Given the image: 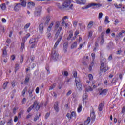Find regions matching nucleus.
<instances>
[{
	"mask_svg": "<svg viewBox=\"0 0 125 125\" xmlns=\"http://www.w3.org/2000/svg\"><path fill=\"white\" fill-rule=\"evenodd\" d=\"M62 37H63V33H61L59 35V38L58 39V40L56 42L54 45V48L52 50L51 57L52 59H53V60H57V59H58V52H57L55 50V49L56 48V47H57V45L59 44V43L62 40Z\"/></svg>",
	"mask_w": 125,
	"mask_h": 125,
	"instance_id": "obj_1",
	"label": "nucleus"
},
{
	"mask_svg": "<svg viewBox=\"0 0 125 125\" xmlns=\"http://www.w3.org/2000/svg\"><path fill=\"white\" fill-rule=\"evenodd\" d=\"M101 70L104 71V73H106L108 70H109V67L106 63V59L102 58L101 57Z\"/></svg>",
	"mask_w": 125,
	"mask_h": 125,
	"instance_id": "obj_2",
	"label": "nucleus"
},
{
	"mask_svg": "<svg viewBox=\"0 0 125 125\" xmlns=\"http://www.w3.org/2000/svg\"><path fill=\"white\" fill-rule=\"evenodd\" d=\"M74 1L72 0H66L63 3V8L73 9L74 7Z\"/></svg>",
	"mask_w": 125,
	"mask_h": 125,
	"instance_id": "obj_3",
	"label": "nucleus"
},
{
	"mask_svg": "<svg viewBox=\"0 0 125 125\" xmlns=\"http://www.w3.org/2000/svg\"><path fill=\"white\" fill-rule=\"evenodd\" d=\"M91 6H96V7H101V6H102V5L99 3H91L90 4H88L87 6L82 7V9H88V8H90V7H91Z\"/></svg>",
	"mask_w": 125,
	"mask_h": 125,
	"instance_id": "obj_4",
	"label": "nucleus"
},
{
	"mask_svg": "<svg viewBox=\"0 0 125 125\" xmlns=\"http://www.w3.org/2000/svg\"><path fill=\"white\" fill-rule=\"evenodd\" d=\"M53 25H54V22H53V21H52L47 29L48 32L47 33V37L49 39V40H51V39L52 38V35H51V33H49V32L51 31V29L53 26Z\"/></svg>",
	"mask_w": 125,
	"mask_h": 125,
	"instance_id": "obj_5",
	"label": "nucleus"
},
{
	"mask_svg": "<svg viewBox=\"0 0 125 125\" xmlns=\"http://www.w3.org/2000/svg\"><path fill=\"white\" fill-rule=\"evenodd\" d=\"M108 92L107 89H99V95H102V96H105L106 94H107V92Z\"/></svg>",
	"mask_w": 125,
	"mask_h": 125,
	"instance_id": "obj_6",
	"label": "nucleus"
},
{
	"mask_svg": "<svg viewBox=\"0 0 125 125\" xmlns=\"http://www.w3.org/2000/svg\"><path fill=\"white\" fill-rule=\"evenodd\" d=\"M32 106H33V108H35L36 111L40 110V104L38 102V101H35Z\"/></svg>",
	"mask_w": 125,
	"mask_h": 125,
	"instance_id": "obj_7",
	"label": "nucleus"
},
{
	"mask_svg": "<svg viewBox=\"0 0 125 125\" xmlns=\"http://www.w3.org/2000/svg\"><path fill=\"white\" fill-rule=\"evenodd\" d=\"M68 16H64L62 20V26L63 27H65L66 28H67V27H68V26H69V24L67 23H65V19H68Z\"/></svg>",
	"mask_w": 125,
	"mask_h": 125,
	"instance_id": "obj_8",
	"label": "nucleus"
},
{
	"mask_svg": "<svg viewBox=\"0 0 125 125\" xmlns=\"http://www.w3.org/2000/svg\"><path fill=\"white\" fill-rule=\"evenodd\" d=\"M41 11H42V9L41 8L37 7L34 12L35 16H40V15H41Z\"/></svg>",
	"mask_w": 125,
	"mask_h": 125,
	"instance_id": "obj_9",
	"label": "nucleus"
},
{
	"mask_svg": "<svg viewBox=\"0 0 125 125\" xmlns=\"http://www.w3.org/2000/svg\"><path fill=\"white\" fill-rule=\"evenodd\" d=\"M114 6L116 8L119 9V8H121V11H125V6H122V4H114Z\"/></svg>",
	"mask_w": 125,
	"mask_h": 125,
	"instance_id": "obj_10",
	"label": "nucleus"
},
{
	"mask_svg": "<svg viewBox=\"0 0 125 125\" xmlns=\"http://www.w3.org/2000/svg\"><path fill=\"white\" fill-rule=\"evenodd\" d=\"M75 1L77 4H85L86 0H76Z\"/></svg>",
	"mask_w": 125,
	"mask_h": 125,
	"instance_id": "obj_11",
	"label": "nucleus"
},
{
	"mask_svg": "<svg viewBox=\"0 0 125 125\" xmlns=\"http://www.w3.org/2000/svg\"><path fill=\"white\" fill-rule=\"evenodd\" d=\"M21 8V4L18 3L14 7V10L15 11H19V10Z\"/></svg>",
	"mask_w": 125,
	"mask_h": 125,
	"instance_id": "obj_12",
	"label": "nucleus"
},
{
	"mask_svg": "<svg viewBox=\"0 0 125 125\" xmlns=\"http://www.w3.org/2000/svg\"><path fill=\"white\" fill-rule=\"evenodd\" d=\"M62 30V27L60 26L59 28L57 31L56 34L55 35V38H56V39H57V38H58V36H59V34H60V32Z\"/></svg>",
	"mask_w": 125,
	"mask_h": 125,
	"instance_id": "obj_13",
	"label": "nucleus"
},
{
	"mask_svg": "<svg viewBox=\"0 0 125 125\" xmlns=\"http://www.w3.org/2000/svg\"><path fill=\"white\" fill-rule=\"evenodd\" d=\"M39 30L41 34H42L43 33V23H41L39 25Z\"/></svg>",
	"mask_w": 125,
	"mask_h": 125,
	"instance_id": "obj_14",
	"label": "nucleus"
},
{
	"mask_svg": "<svg viewBox=\"0 0 125 125\" xmlns=\"http://www.w3.org/2000/svg\"><path fill=\"white\" fill-rule=\"evenodd\" d=\"M107 49H113L114 48V43L110 42L107 46Z\"/></svg>",
	"mask_w": 125,
	"mask_h": 125,
	"instance_id": "obj_15",
	"label": "nucleus"
},
{
	"mask_svg": "<svg viewBox=\"0 0 125 125\" xmlns=\"http://www.w3.org/2000/svg\"><path fill=\"white\" fill-rule=\"evenodd\" d=\"M54 108L56 112H59V107H58V103H55Z\"/></svg>",
	"mask_w": 125,
	"mask_h": 125,
	"instance_id": "obj_16",
	"label": "nucleus"
},
{
	"mask_svg": "<svg viewBox=\"0 0 125 125\" xmlns=\"http://www.w3.org/2000/svg\"><path fill=\"white\" fill-rule=\"evenodd\" d=\"M91 118L93 120L95 119V112H94V110H92V112L90 114Z\"/></svg>",
	"mask_w": 125,
	"mask_h": 125,
	"instance_id": "obj_17",
	"label": "nucleus"
},
{
	"mask_svg": "<svg viewBox=\"0 0 125 125\" xmlns=\"http://www.w3.org/2000/svg\"><path fill=\"white\" fill-rule=\"evenodd\" d=\"M78 46V42H75L71 44V49H74V48H77V46Z\"/></svg>",
	"mask_w": 125,
	"mask_h": 125,
	"instance_id": "obj_18",
	"label": "nucleus"
},
{
	"mask_svg": "<svg viewBox=\"0 0 125 125\" xmlns=\"http://www.w3.org/2000/svg\"><path fill=\"white\" fill-rule=\"evenodd\" d=\"M93 21H90L89 22V23L87 25V28L88 29H91L93 26Z\"/></svg>",
	"mask_w": 125,
	"mask_h": 125,
	"instance_id": "obj_19",
	"label": "nucleus"
},
{
	"mask_svg": "<svg viewBox=\"0 0 125 125\" xmlns=\"http://www.w3.org/2000/svg\"><path fill=\"white\" fill-rule=\"evenodd\" d=\"M76 85L78 90H82V89H83V85H82V83L76 84Z\"/></svg>",
	"mask_w": 125,
	"mask_h": 125,
	"instance_id": "obj_20",
	"label": "nucleus"
},
{
	"mask_svg": "<svg viewBox=\"0 0 125 125\" xmlns=\"http://www.w3.org/2000/svg\"><path fill=\"white\" fill-rule=\"evenodd\" d=\"M103 107H104V104L103 103H101V104L99 105L98 110L100 112H101L103 109Z\"/></svg>",
	"mask_w": 125,
	"mask_h": 125,
	"instance_id": "obj_21",
	"label": "nucleus"
},
{
	"mask_svg": "<svg viewBox=\"0 0 125 125\" xmlns=\"http://www.w3.org/2000/svg\"><path fill=\"white\" fill-rule=\"evenodd\" d=\"M37 42L38 41H37V38H32L29 41V43H37Z\"/></svg>",
	"mask_w": 125,
	"mask_h": 125,
	"instance_id": "obj_22",
	"label": "nucleus"
},
{
	"mask_svg": "<svg viewBox=\"0 0 125 125\" xmlns=\"http://www.w3.org/2000/svg\"><path fill=\"white\" fill-rule=\"evenodd\" d=\"M49 21H50V16H47L46 17V21L45 22V25H48V23H49Z\"/></svg>",
	"mask_w": 125,
	"mask_h": 125,
	"instance_id": "obj_23",
	"label": "nucleus"
},
{
	"mask_svg": "<svg viewBox=\"0 0 125 125\" xmlns=\"http://www.w3.org/2000/svg\"><path fill=\"white\" fill-rule=\"evenodd\" d=\"M109 23H110V21H109V17L106 16L104 19V24L107 25V24H109Z\"/></svg>",
	"mask_w": 125,
	"mask_h": 125,
	"instance_id": "obj_24",
	"label": "nucleus"
},
{
	"mask_svg": "<svg viewBox=\"0 0 125 125\" xmlns=\"http://www.w3.org/2000/svg\"><path fill=\"white\" fill-rule=\"evenodd\" d=\"M75 81L76 84H79V83H81V79H80V78L79 77H76L75 78Z\"/></svg>",
	"mask_w": 125,
	"mask_h": 125,
	"instance_id": "obj_25",
	"label": "nucleus"
},
{
	"mask_svg": "<svg viewBox=\"0 0 125 125\" xmlns=\"http://www.w3.org/2000/svg\"><path fill=\"white\" fill-rule=\"evenodd\" d=\"M83 109V106L81 104H79V107L77 108V111L78 113H81L82 112V110Z\"/></svg>",
	"mask_w": 125,
	"mask_h": 125,
	"instance_id": "obj_26",
	"label": "nucleus"
},
{
	"mask_svg": "<svg viewBox=\"0 0 125 125\" xmlns=\"http://www.w3.org/2000/svg\"><path fill=\"white\" fill-rule=\"evenodd\" d=\"M33 6H35V3L33 2L28 3V7H29V8L33 7Z\"/></svg>",
	"mask_w": 125,
	"mask_h": 125,
	"instance_id": "obj_27",
	"label": "nucleus"
},
{
	"mask_svg": "<svg viewBox=\"0 0 125 125\" xmlns=\"http://www.w3.org/2000/svg\"><path fill=\"white\" fill-rule=\"evenodd\" d=\"M26 4L27 2L24 0L21 1V5L23 7H26Z\"/></svg>",
	"mask_w": 125,
	"mask_h": 125,
	"instance_id": "obj_28",
	"label": "nucleus"
},
{
	"mask_svg": "<svg viewBox=\"0 0 125 125\" xmlns=\"http://www.w3.org/2000/svg\"><path fill=\"white\" fill-rule=\"evenodd\" d=\"M0 7H1L2 10H5L6 9V6L5 5V4H1L0 5Z\"/></svg>",
	"mask_w": 125,
	"mask_h": 125,
	"instance_id": "obj_29",
	"label": "nucleus"
},
{
	"mask_svg": "<svg viewBox=\"0 0 125 125\" xmlns=\"http://www.w3.org/2000/svg\"><path fill=\"white\" fill-rule=\"evenodd\" d=\"M93 65H94V62L93 61L90 64L89 66V71H91L92 69V67H93Z\"/></svg>",
	"mask_w": 125,
	"mask_h": 125,
	"instance_id": "obj_30",
	"label": "nucleus"
},
{
	"mask_svg": "<svg viewBox=\"0 0 125 125\" xmlns=\"http://www.w3.org/2000/svg\"><path fill=\"white\" fill-rule=\"evenodd\" d=\"M25 48V42H23L21 43V51H23V50Z\"/></svg>",
	"mask_w": 125,
	"mask_h": 125,
	"instance_id": "obj_31",
	"label": "nucleus"
},
{
	"mask_svg": "<svg viewBox=\"0 0 125 125\" xmlns=\"http://www.w3.org/2000/svg\"><path fill=\"white\" fill-rule=\"evenodd\" d=\"M57 6L60 9H64V6L63 5V4L62 5H60L59 3L57 4Z\"/></svg>",
	"mask_w": 125,
	"mask_h": 125,
	"instance_id": "obj_32",
	"label": "nucleus"
},
{
	"mask_svg": "<svg viewBox=\"0 0 125 125\" xmlns=\"http://www.w3.org/2000/svg\"><path fill=\"white\" fill-rule=\"evenodd\" d=\"M90 123V118L88 117L86 121L84 122V125H88Z\"/></svg>",
	"mask_w": 125,
	"mask_h": 125,
	"instance_id": "obj_33",
	"label": "nucleus"
},
{
	"mask_svg": "<svg viewBox=\"0 0 125 125\" xmlns=\"http://www.w3.org/2000/svg\"><path fill=\"white\" fill-rule=\"evenodd\" d=\"M24 114V111L21 110L18 114V118L19 119H20L21 118V116Z\"/></svg>",
	"mask_w": 125,
	"mask_h": 125,
	"instance_id": "obj_34",
	"label": "nucleus"
},
{
	"mask_svg": "<svg viewBox=\"0 0 125 125\" xmlns=\"http://www.w3.org/2000/svg\"><path fill=\"white\" fill-rule=\"evenodd\" d=\"M55 86H56V84L54 83L53 84L51 85V86L50 87L49 90H52V89H53V88H55Z\"/></svg>",
	"mask_w": 125,
	"mask_h": 125,
	"instance_id": "obj_35",
	"label": "nucleus"
},
{
	"mask_svg": "<svg viewBox=\"0 0 125 125\" xmlns=\"http://www.w3.org/2000/svg\"><path fill=\"white\" fill-rule=\"evenodd\" d=\"M68 43L67 42H65L64 44H63V48L64 49H67V47H68Z\"/></svg>",
	"mask_w": 125,
	"mask_h": 125,
	"instance_id": "obj_36",
	"label": "nucleus"
},
{
	"mask_svg": "<svg viewBox=\"0 0 125 125\" xmlns=\"http://www.w3.org/2000/svg\"><path fill=\"white\" fill-rule=\"evenodd\" d=\"M27 90H28V88L25 87L22 91V95L24 96V94H26V91H27Z\"/></svg>",
	"mask_w": 125,
	"mask_h": 125,
	"instance_id": "obj_37",
	"label": "nucleus"
},
{
	"mask_svg": "<svg viewBox=\"0 0 125 125\" xmlns=\"http://www.w3.org/2000/svg\"><path fill=\"white\" fill-rule=\"evenodd\" d=\"M72 74L73 75L74 78H78V77H77V76H78V73L76 71H73Z\"/></svg>",
	"mask_w": 125,
	"mask_h": 125,
	"instance_id": "obj_38",
	"label": "nucleus"
},
{
	"mask_svg": "<svg viewBox=\"0 0 125 125\" xmlns=\"http://www.w3.org/2000/svg\"><path fill=\"white\" fill-rule=\"evenodd\" d=\"M19 70V64H16L15 68V72H16L17 71Z\"/></svg>",
	"mask_w": 125,
	"mask_h": 125,
	"instance_id": "obj_39",
	"label": "nucleus"
},
{
	"mask_svg": "<svg viewBox=\"0 0 125 125\" xmlns=\"http://www.w3.org/2000/svg\"><path fill=\"white\" fill-rule=\"evenodd\" d=\"M34 108V105H32L30 107L28 108L27 109L28 113H30L32 110H33V108Z\"/></svg>",
	"mask_w": 125,
	"mask_h": 125,
	"instance_id": "obj_40",
	"label": "nucleus"
},
{
	"mask_svg": "<svg viewBox=\"0 0 125 125\" xmlns=\"http://www.w3.org/2000/svg\"><path fill=\"white\" fill-rule=\"evenodd\" d=\"M8 84V82H6L3 83V89H5V88H6V86H7Z\"/></svg>",
	"mask_w": 125,
	"mask_h": 125,
	"instance_id": "obj_41",
	"label": "nucleus"
},
{
	"mask_svg": "<svg viewBox=\"0 0 125 125\" xmlns=\"http://www.w3.org/2000/svg\"><path fill=\"white\" fill-rule=\"evenodd\" d=\"M86 91L88 92V91H92V88L91 86H88L86 88Z\"/></svg>",
	"mask_w": 125,
	"mask_h": 125,
	"instance_id": "obj_42",
	"label": "nucleus"
},
{
	"mask_svg": "<svg viewBox=\"0 0 125 125\" xmlns=\"http://www.w3.org/2000/svg\"><path fill=\"white\" fill-rule=\"evenodd\" d=\"M34 92V89L32 90H29L28 92L29 93V96L30 97H32L33 96V92Z\"/></svg>",
	"mask_w": 125,
	"mask_h": 125,
	"instance_id": "obj_43",
	"label": "nucleus"
},
{
	"mask_svg": "<svg viewBox=\"0 0 125 125\" xmlns=\"http://www.w3.org/2000/svg\"><path fill=\"white\" fill-rule=\"evenodd\" d=\"M88 78L90 81H92V80H93V76H92V74H91L88 75Z\"/></svg>",
	"mask_w": 125,
	"mask_h": 125,
	"instance_id": "obj_44",
	"label": "nucleus"
},
{
	"mask_svg": "<svg viewBox=\"0 0 125 125\" xmlns=\"http://www.w3.org/2000/svg\"><path fill=\"white\" fill-rule=\"evenodd\" d=\"M60 25V23H59V21H57L55 26V29H57L58 27H59Z\"/></svg>",
	"mask_w": 125,
	"mask_h": 125,
	"instance_id": "obj_45",
	"label": "nucleus"
},
{
	"mask_svg": "<svg viewBox=\"0 0 125 125\" xmlns=\"http://www.w3.org/2000/svg\"><path fill=\"white\" fill-rule=\"evenodd\" d=\"M24 61V56H21V59H20V63L22 64Z\"/></svg>",
	"mask_w": 125,
	"mask_h": 125,
	"instance_id": "obj_46",
	"label": "nucleus"
},
{
	"mask_svg": "<svg viewBox=\"0 0 125 125\" xmlns=\"http://www.w3.org/2000/svg\"><path fill=\"white\" fill-rule=\"evenodd\" d=\"M29 81H30V78L28 77L25 78V80L24 81L25 83H29Z\"/></svg>",
	"mask_w": 125,
	"mask_h": 125,
	"instance_id": "obj_47",
	"label": "nucleus"
},
{
	"mask_svg": "<svg viewBox=\"0 0 125 125\" xmlns=\"http://www.w3.org/2000/svg\"><path fill=\"white\" fill-rule=\"evenodd\" d=\"M71 118H73V117L74 118H76V112L75 111H73L72 113H71Z\"/></svg>",
	"mask_w": 125,
	"mask_h": 125,
	"instance_id": "obj_48",
	"label": "nucleus"
},
{
	"mask_svg": "<svg viewBox=\"0 0 125 125\" xmlns=\"http://www.w3.org/2000/svg\"><path fill=\"white\" fill-rule=\"evenodd\" d=\"M30 26H31L30 23H28L26 24L24 26V29H28V28H29L30 27Z\"/></svg>",
	"mask_w": 125,
	"mask_h": 125,
	"instance_id": "obj_49",
	"label": "nucleus"
},
{
	"mask_svg": "<svg viewBox=\"0 0 125 125\" xmlns=\"http://www.w3.org/2000/svg\"><path fill=\"white\" fill-rule=\"evenodd\" d=\"M31 118H33V114L29 113L27 116L26 119H30Z\"/></svg>",
	"mask_w": 125,
	"mask_h": 125,
	"instance_id": "obj_50",
	"label": "nucleus"
},
{
	"mask_svg": "<svg viewBox=\"0 0 125 125\" xmlns=\"http://www.w3.org/2000/svg\"><path fill=\"white\" fill-rule=\"evenodd\" d=\"M79 26L82 30H83V27L84 28V29H85V25H83L82 23H79Z\"/></svg>",
	"mask_w": 125,
	"mask_h": 125,
	"instance_id": "obj_51",
	"label": "nucleus"
},
{
	"mask_svg": "<svg viewBox=\"0 0 125 125\" xmlns=\"http://www.w3.org/2000/svg\"><path fill=\"white\" fill-rule=\"evenodd\" d=\"M114 22V25H115V26H117V24H119V23L120 22V21H119V20L118 19H116Z\"/></svg>",
	"mask_w": 125,
	"mask_h": 125,
	"instance_id": "obj_52",
	"label": "nucleus"
},
{
	"mask_svg": "<svg viewBox=\"0 0 125 125\" xmlns=\"http://www.w3.org/2000/svg\"><path fill=\"white\" fill-rule=\"evenodd\" d=\"M3 52V55L5 56L6 54H7V52H6V49H4L2 50Z\"/></svg>",
	"mask_w": 125,
	"mask_h": 125,
	"instance_id": "obj_53",
	"label": "nucleus"
},
{
	"mask_svg": "<svg viewBox=\"0 0 125 125\" xmlns=\"http://www.w3.org/2000/svg\"><path fill=\"white\" fill-rule=\"evenodd\" d=\"M46 70H47L48 74H50V71H49V66L47 65L46 66Z\"/></svg>",
	"mask_w": 125,
	"mask_h": 125,
	"instance_id": "obj_54",
	"label": "nucleus"
},
{
	"mask_svg": "<svg viewBox=\"0 0 125 125\" xmlns=\"http://www.w3.org/2000/svg\"><path fill=\"white\" fill-rule=\"evenodd\" d=\"M91 56L92 57L93 61L95 59V53H93L91 54Z\"/></svg>",
	"mask_w": 125,
	"mask_h": 125,
	"instance_id": "obj_55",
	"label": "nucleus"
},
{
	"mask_svg": "<svg viewBox=\"0 0 125 125\" xmlns=\"http://www.w3.org/2000/svg\"><path fill=\"white\" fill-rule=\"evenodd\" d=\"M117 81H118V79L113 78L111 83H117Z\"/></svg>",
	"mask_w": 125,
	"mask_h": 125,
	"instance_id": "obj_56",
	"label": "nucleus"
},
{
	"mask_svg": "<svg viewBox=\"0 0 125 125\" xmlns=\"http://www.w3.org/2000/svg\"><path fill=\"white\" fill-rule=\"evenodd\" d=\"M39 119H40V117H39V116L37 115L34 118V122H37V121H38V120H39Z\"/></svg>",
	"mask_w": 125,
	"mask_h": 125,
	"instance_id": "obj_57",
	"label": "nucleus"
},
{
	"mask_svg": "<svg viewBox=\"0 0 125 125\" xmlns=\"http://www.w3.org/2000/svg\"><path fill=\"white\" fill-rule=\"evenodd\" d=\"M78 24V21H75L73 22V26L74 27H77V24Z\"/></svg>",
	"mask_w": 125,
	"mask_h": 125,
	"instance_id": "obj_58",
	"label": "nucleus"
},
{
	"mask_svg": "<svg viewBox=\"0 0 125 125\" xmlns=\"http://www.w3.org/2000/svg\"><path fill=\"white\" fill-rule=\"evenodd\" d=\"M66 116L68 117V119H72L71 114H70V113H67Z\"/></svg>",
	"mask_w": 125,
	"mask_h": 125,
	"instance_id": "obj_59",
	"label": "nucleus"
},
{
	"mask_svg": "<svg viewBox=\"0 0 125 125\" xmlns=\"http://www.w3.org/2000/svg\"><path fill=\"white\" fill-rule=\"evenodd\" d=\"M102 16H103V14L102 13H100L99 14V19H100L101 18H102Z\"/></svg>",
	"mask_w": 125,
	"mask_h": 125,
	"instance_id": "obj_60",
	"label": "nucleus"
},
{
	"mask_svg": "<svg viewBox=\"0 0 125 125\" xmlns=\"http://www.w3.org/2000/svg\"><path fill=\"white\" fill-rule=\"evenodd\" d=\"M92 37V31L89 32L88 38H91Z\"/></svg>",
	"mask_w": 125,
	"mask_h": 125,
	"instance_id": "obj_61",
	"label": "nucleus"
},
{
	"mask_svg": "<svg viewBox=\"0 0 125 125\" xmlns=\"http://www.w3.org/2000/svg\"><path fill=\"white\" fill-rule=\"evenodd\" d=\"M83 100H84V99H86V97H87V95L86 94H84L83 95Z\"/></svg>",
	"mask_w": 125,
	"mask_h": 125,
	"instance_id": "obj_62",
	"label": "nucleus"
},
{
	"mask_svg": "<svg viewBox=\"0 0 125 125\" xmlns=\"http://www.w3.org/2000/svg\"><path fill=\"white\" fill-rule=\"evenodd\" d=\"M104 43V38L102 37L101 39V44H103Z\"/></svg>",
	"mask_w": 125,
	"mask_h": 125,
	"instance_id": "obj_63",
	"label": "nucleus"
},
{
	"mask_svg": "<svg viewBox=\"0 0 125 125\" xmlns=\"http://www.w3.org/2000/svg\"><path fill=\"white\" fill-rule=\"evenodd\" d=\"M72 37H73V33H70L69 36L67 38V40H70Z\"/></svg>",
	"mask_w": 125,
	"mask_h": 125,
	"instance_id": "obj_64",
	"label": "nucleus"
}]
</instances>
